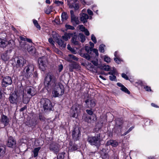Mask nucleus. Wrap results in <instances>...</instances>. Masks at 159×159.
I'll return each instance as SVG.
<instances>
[{"label":"nucleus","instance_id":"nucleus-1","mask_svg":"<svg viewBox=\"0 0 159 159\" xmlns=\"http://www.w3.org/2000/svg\"><path fill=\"white\" fill-rule=\"evenodd\" d=\"M102 140L100 134H98L94 136L89 137L88 138V142L92 146H95L98 148L101 145V142Z\"/></svg>","mask_w":159,"mask_h":159},{"label":"nucleus","instance_id":"nucleus-2","mask_svg":"<svg viewBox=\"0 0 159 159\" xmlns=\"http://www.w3.org/2000/svg\"><path fill=\"white\" fill-rule=\"evenodd\" d=\"M56 81V78L54 75L51 73H48L46 75L44 82L46 86L52 87L54 85H55V84L57 83Z\"/></svg>","mask_w":159,"mask_h":159},{"label":"nucleus","instance_id":"nucleus-3","mask_svg":"<svg viewBox=\"0 0 159 159\" xmlns=\"http://www.w3.org/2000/svg\"><path fill=\"white\" fill-rule=\"evenodd\" d=\"M64 92V87L63 85L60 83L55 84L54 90L52 91L53 97H58L63 94Z\"/></svg>","mask_w":159,"mask_h":159},{"label":"nucleus","instance_id":"nucleus-4","mask_svg":"<svg viewBox=\"0 0 159 159\" xmlns=\"http://www.w3.org/2000/svg\"><path fill=\"white\" fill-rule=\"evenodd\" d=\"M15 64H12L14 69L17 70H20L21 67L26 63V60L23 57H19L16 58L14 59Z\"/></svg>","mask_w":159,"mask_h":159},{"label":"nucleus","instance_id":"nucleus-5","mask_svg":"<svg viewBox=\"0 0 159 159\" xmlns=\"http://www.w3.org/2000/svg\"><path fill=\"white\" fill-rule=\"evenodd\" d=\"M34 70V66L31 64H28L25 66L23 73L24 76L27 78H29L33 75Z\"/></svg>","mask_w":159,"mask_h":159},{"label":"nucleus","instance_id":"nucleus-6","mask_svg":"<svg viewBox=\"0 0 159 159\" xmlns=\"http://www.w3.org/2000/svg\"><path fill=\"white\" fill-rule=\"evenodd\" d=\"M41 104L43 106L44 111H49L52 110L53 107L50 101L47 98H42L41 99Z\"/></svg>","mask_w":159,"mask_h":159},{"label":"nucleus","instance_id":"nucleus-7","mask_svg":"<svg viewBox=\"0 0 159 159\" xmlns=\"http://www.w3.org/2000/svg\"><path fill=\"white\" fill-rule=\"evenodd\" d=\"M72 135L74 141L79 140L81 135L80 129L78 127H75L72 131Z\"/></svg>","mask_w":159,"mask_h":159},{"label":"nucleus","instance_id":"nucleus-8","mask_svg":"<svg viewBox=\"0 0 159 159\" xmlns=\"http://www.w3.org/2000/svg\"><path fill=\"white\" fill-rule=\"evenodd\" d=\"M81 107V105L78 104H75L72 107L71 112L72 117H75L76 114L79 113Z\"/></svg>","mask_w":159,"mask_h":159},{"label":"nucleus","instance_id":"nucleus-9","mask_svg":"<svg viewBox=\"0 0 159 159\" xmlns=\"http://www.w3.org/2000/svg\"><path fill=\"white\" fill-rule=\"evenodd\" d=\"M46 59L45 57H43L38 59V62L39 68L41 70L43 71H44L46 69Z\"/></svg>","mask_w":159,"mask_h":159},{"label":"nucleus","instance_id":"nucleus-10","mask_svg":"<svg viewBox=\"0 0 159 159\" xmlns=\"http://www.w3.org/2000/svg\"><path fill=\"white\" fill-rule=\"evenodd\" d=\"M60 145L54 142L51 143L49 146V149L54 153L57 154L60 150Z\"/></svg>","mask_w":159,"mask_h":159},{"label":"nucleus","instance_id":"nucleus-11","mask_svg":"<svg viewBox=\"0 0 159 159\" xmlns=\"http://www.w3.org/2000/svg\"><path fill=\"white\" fill-rule=\"evenodd\" d=\"M12 81L11 77L9 76L4 77L2 81V86L3 87H6L9 85H11Z\"/></svg>","mask_w":159,"mask_h":159},{"label":"nucleus","instance_id":"nucleus-12","mask_svg":"<svg viewBox=\"0 0 159 159\" xmlns=\"http://www.w3.org/2000/svg\"><path fill=\"white\" fill-rule=\"evenodd\" d=\"M16 141L12 137H9L7 141V146L9 147L13 148L16 146Z\"/></svg>","mask_w":159,"mask_h":159},{"label":"nucleus","instance_id":"nucleus-13","mask_svg":"<svg viewBox=\"0 0 159 159\" xmlns=\"http://www.w3.org/2000/svg\"><path fill=\"white\" fill-rule=\"evenodd\" d=\"M18 95L16 93H12L9 98L10 103L12 104H16L18 102Z\"/></svg>","mask_w":159,"mask_h":159},{"label":"nucleus","instance_id":"nucleus-14","mask_svg":"<svg viewBox=\"0 0 159 159\" xmlns=\"http://www.w3.org/2000/svg\"><path fill=\"white\" fill-rule=\"evenodd\" d=\"M26 91L28 95L29 96H30V97L34 96L36 93L35 89L31 86L27 87L26 88Z\"/></svg>","mask_w":159,"mask_h":159},{"label":"nucleus","instance_id":"nucleus-15","mask_svg":"<svg viewBox=\"0 0 159 159\" xmlns=\"http://www.w3.org/2000/svg\"><path fill=\"white\" fill-rule=\"evenodd\" d=\"M87 107L91 108L93 107L96 105V101L94 99H89L85 101Z\"/></svg>","mask_w":159,"mask_h":159},{"label":"nucleus","instance_id":"nucleus-16","mask_svg":"<svg viewBox=\"0 0 159 159\" xmlns=\"http://www.w3.org/2000/svg\"><path fill=\"white\" fill-rule=\"evenodd\" d=\"M1 122L3 124L4 126L7 125L9 124V120L8 117L6 116L2 115L0 118Z\"/></svg>","mask_w":159,"mask_h":159},{"label":"nucleus","instance_id":"nucleus-17","mask_svg":"<svg viewBox=\"0 0 159 159\" xmlns=\"http://www.w3.org/2000/svg\"><path fill=\"white\" fill-rule=\"evenodd\" d=\"M89 17L88 15L86 13H82L80 14V20L84 23L87 22Z\"/></svg>","mask_w":159,"mask_h":159},{"label":"nucleus","instance_id":"nucleus-18","mask_svg":"<svg viewBox=\"0 0 159 159\" xmlns=\"http://www.w3.org/2000/svg\"><path fill=\"white\" fill-rule=\"evenodd\" d=\"M96 119L95 115L88 116H87L85 120L88 123H91L95 121Z\"/></svg>","mask_w":159,"mask_h":159},{"label":"nucleus","instance_id":"nucleus-19","mask_svg":"<svg viewBox=\"0 0 159 159\" xmlns=\"http://www.w3.org/2000/svg\"><path fill=\"white\" fill-rule=\"evenodd\" d=\"M20 46L21 48L24 50H26L28 49V47H29L30 46L25 41H20Z\"/></svg>","mask_w":159,"mask_h":159},{"label":"nucleus","instance_id":"nucleus-20","mask_svg":"<svg viewBox=\"0 0 159 159\" xmlns=\"http://www.w3.org/2000/svg\"><path fill=\"white\" fill-rule=\"evenodd\" d=\"M9 56L7 54V51H6L1 55V59L3 61H6L9 59Z\"/></svg>","mask_w":159,"mask_h":159},{"label":"nucleus","instance_id":"nucleus-21","mask_svg":"<svg viewBox=\"0 0 159 159\" xmlns=\"http://www.w3.org/2000/svg\"><path fill=\"white\" fill-rule=\"evenodd\" d=\"M106 145L107 146L111 145L112 146L116 147L118 145V143L116 140H111L107 141Z\"/></svg>","mask_w":159,"mask_h":159},{"label":"nucleus","instance_id":"nucleus-22","mask_svg":"<svg viewBox=\"0 0 159 159\" xmlns=\"http://www.w3.org/2000/svg\"><path fill=\"white\" fill-rule=\"evenodd\" d=\"M123 123V120L119 118L117 119L116 121V127L118 128L120 130L122 128V124Z\"/></svg>","mask_w":159,"mask_h":159},{"label":"nucleus","instance_id":"nucleus-23","mask_svg":"<svg viewBox=\"0 0 159 159\" xmlns=\"http://www.w3.org/2000/svg\"><path fill=\"white\" fill-rule=\"evenodd\" d=\"M101 154L102 159H109V155L105 149H102Z\"/></svg>","mask_w":159,"mask_h":159},{"label":"nucleus","instance_id":"nucleus-24","mask_svg":"<svg viewBox=\"0 0 159 159\" xmlns=\"http://www.w3.org/2000/svg\"><path fill=\"white\" fill-rule=\"evenodd\" d=\"M117 85L118 86L121 87L120 89L123 91L124 92H125L127 93L128 94H129L130 93L128 89L126 88L121 83H118L117 84Z\"/></svg>","mask_w":159,"mask_h":159},{"label":"nucleus","instance_id":"nucleus-25","mask_svg":"<svg viewBox=\"0 0 159 159\" xmlns=\"http://www.w3.org/2000/svg\"><path fill=\"white\" fill-rule=\"evenodd\" d=\"M79 39L77 35H74L71 40L72 43L75 45H78L79 43Z\"/></svg>","mask_w":159,"mask_h":159},{"label":"nucleus","instance_id":"nucleus-26","mask_svg":"<svg viewBox=\"0 0 159 159\" xmlns=\"http://www.w3.org/2000/svg\"><path fill=\"white\" fill-rule=\"evenodd\" d=\"M32 97H30L29 95H27L26 94L24 93L23 95V102L25 104L29 102L30 98Z\"/></svg>","mask_w":159,"mask_h":159},{"label":"nucleus","instance_id":"nucleus-27","mask_svg":"<svg viewBox=\"0 0 159 159\" xmlns=\"http://www.w3.org/2000/svg\"><path fill=\"white\" fill-rule=\"evenodd\" d=\"M71 17V21L73 23V25H78L79 24V21L78 17L75 16H73Z\"/></svg>","mask_w":159,"mask_h":159},{"label":"nucleus","instance_id":"nucleus-28","mask_svg":"<svg viewBox=\"0 0 159 159\" xmlns=\"http://www.w3.org/2000/svg\"><path fill=\"white\" fill-rule=\"evenodd\" d=\"M56 42L60 47L62 48L66 47V43H65V42L63 41L61 39H57V40Z\"/></svg>","mask_w":159,"mask_h":159},{"label":"nucleus","instance_id":"nucleus-29","mask_svg":"<svg viewBox=\"0 0 159 159\" xmlns=\"http://www.w3.org/2000/svg\"><path fill=\"white\" fill-rule=\"evenodd\" d=\"M15 43L14 41L12 40H10L7 41V47L8 48H13L14 47Z\"/></svg>","mask_w":159,"mask_h":159},{"label":"nucleus","instance_id":"nucleus-30","mask_svg":"<svg viewBox=\"0 0 159 159\" xmlns=\"http://www.w3.org/2000/svg\"><path fill=\"white\" fill-rule=\"evenodd\" d=\"M7 41H6L4 39H0V46L1 47L4 48L7 47Z\"/></svg>","mask_w":159,"mask_h":159},{"label":"nucleus","instance_id":"nucleus-31","mask_svg":"<svg viewBox=\"0 0 159 159\" xmlns=\"http://www.w3.org/2000/svg\"><path fill=\"white\" fill-rule=\"evenodd\" d=\"M77 66V65L75 63H73L70 64L69 66V70L70 71L72 72L73 71L74 69L76 68Z\"/></svg>","mask_w":159,"mask_h":159},{"label":"nucleus","instance_id":"nucleus-32","mask_svg":"<svg viewBox=\"0 0 159 159\" xmlns=\"http://www.w3.org/2000/svg\"><path fill=\"white\" fill-rule=\"evenodd\" d=\"M79 39H80V41L82 43L84 42L85 40V38L84 35L80 33L78 36H77Z\"/></svg>","mask_w":159,"mask_h":159},{"label":"nucleus","instance_id":"nucleus-33","mask_svg":"<svg viewBox=\"0 0 159 159\" xmlns=\"http://www.w3.org/2000/svg\"><path fill=\"white\" fill-rule=\"evenodd\" d=\"M61 20L63 21L66 20L68 18V15L65 12H63L62 13L61 16Z\"/></svg>","mask_w":159,"mask_h":159},{"label":"nucleus","instance_id":"nucleus-34","mask_svg":"<svg viewBox=\"0 0 159 159\" xmlns=\"http://www.w3.org/2000/svg\"><path fill=\"white\" fill-rule=\"evenodd\" d=\"M40 147H38L34 149L33 151L34 157H36L38 155V152L40 149Z\"/></svg>","mask_w":159,"mask_h":159},{"label":"nucleus","instance_id":"nucleus-35","mask_svg":"<svg viewBox=\"0 0 159 159\" xmlns=\"http://www.w3.org/2000/svg\"><path fill=\"white\" fill-rule=\"evenodd\" d=\"M80 55L82 57L85 58L88 60H89L90 59V56L87 53H80Z\"/></svg>","mask_w":159,"mask_h":159},{"label":"nucleus","instance_id":"nucleus-36","mask_svg":"<svg viewBox=\"0 0 159 159\" xmlns=\"http://www.w3.org/2000/svg\"><path fill=\"white\" fill-rule=\"evenodd\" d=\"M5 148L4 146H0V156H2L5 153Z\"/></svg>","mask_w":159,"mask_h":159},{"label":"nucleus","instance_id":"nucleus-37","mask_svg":"<svg viewBox=\"0 0 159 159\" xmlns=\"http://www.w3.org/2000/svg\"><path fill=\"white\" fill-rule=\"evenodd\" d=\"M33 22L34 26L38 29L39 30H40L41 29V27L40 25H39L38 23L37 20L35 19H33Z\"/></svg>","mask_w":159,"mask_h":159},{"label":"nucleus","instance_id":"nucleus-38","mask_svg":"<svg viewBox=\"0 0 159 159\" xmlns=\"http://www.w3.org/2000/svg\"><path fill=\"white\" fill-rule=\"evenodd\" d=\"M52 37L56 41L57 40V39H59L58 38L59 35L55 32H52Z\"/></svg>","mask_w":159,"mask_h":159},{"label":"nucleus","instance_id":"nucleus-39","mask_svg":"<svg viewBox=\"0 0 159 159\" xmlns=\"http://www.w3.org/2000/svg\"><path fill=\"white\" fill-rule=\"evenodd\" d=\"M70 36L69 34H65L64 35L62 36V38L65 41H67L68 39H70Z\"/></svg>","mask_w":159,"mask_h":159},{"label":"nucleus","instance_id":"nucleus-40","mask_svg":"<svg viewBox=\"0 0 159 159\" xmlns=\"http://www.w3.org/2000/svg\"><path fill=\"white\" fill-rule=\"evenodd\" d=\"M105 47V45L103 44H101L99 48V51L101 52H104V48Z\"/></svg>","mask_w":159,"mask_h":159},{"label":"nucleus","instance_id":"nucleus-41","mask_svg":"<svg viewBox=\"0 0 159 159\" xmlns=\"http://www.w3.org/2000/svg\"><path fill=\"white\" fill-rule=\"evenodd\" d=\"M65 153L62 152L59 154L57 156V159H64Z\"/></svg>","mask_w":159,"mask_h":159},{"label":"nucleus","instance_id":"nucleus-42","mask_svg":"<svg viewBox=\"0 0 159 159\" xmlns=\"http://www.w3.org/2000/svg\"><path fill=\"white\" fill-rule=\"evenodd\" d=\"M116 69L115 68H113V69L111 71L109 72L108 73H107L106 75L109 74L110 75H115L116 72Z\"/></svg>","mask_w":159,"mask_h":159},{"label":"nucleus","instance_id":"nucleus-43","mask_svg":"<svg viewBox=\"0 0 159 159\" xmlns=\"http://www.w3.org/2000/svg\"><path fill=\"white\" fill-rule=\"evenodd\" d=\"M73 7L75 10H77L79 8V7L78 5L77 4H74L72 6L71 5L70 6V8H72Z\"/></svg>","mask_w":159,"mask_h":159},{"label":"nucleus","instance_id":"nucleus-44","mask_svg":"<svg viewBox=\"0 0 159 159\" xmlns=\"http://www.w3.org/2000/svg\"><path fill=\"white\" fill-rule=\"evenodd\" d=\"M67 49L73 53L75 54V51L74 49L72 48L69 44L67 45Z\"/></svg>","mask_w":159,"mask_h":159},{"label":"nucleus","instance_id":"nucleus-45","mask_svg":"<svg viewBox=\"0 0 159 159\" xmlns=\"http://www.w3.org/2000/svg\"><path fill=\"white\" fill-rule=\"evenodd\" d=\"M49 43L52 45V48H55L54 42L52 38H50L48 39Z\"/></svg>","mask_w":159,"mask_h":159},{"label":"nucleus","instance_id":"nucleus-46","mask_svg":"<svg viewBox=\"0 0 159 159\" xmlns=\"http://www.w3.org/2000/svg\"><path fill=\"white\" fill-rule=\"evenodd\" d=\"M109 78L111 81H116V77L115 75H111L109 76Z\"/></svg>","mask_w":159,"mask_h":159},{"label":"nucleus","instance_id":"nucleus-47","mask_svg":"<svg viewBox=\"0 0 159 159\" xmlns=\"http://www.w3.org/2000/svg\"><path fill=\"white\" fill-rule=\"evenodd\" d=\"M69 56H70V57H71V60L73 59L76 61H77L78 60V58L73 55L69 54Z\"/></svg>","mask_w":159,"mask_h":159},{"label":"nucleus","instance_id":"nucleus-48","mask_svg":"<svg viewBox=\"0 0 159 159\" xmlns=\"http://www.w3.org/2000/svg\"><path fill=\"white\" fill-rule=\"evenodd\" d=\"M65 27L67 29L71 30H74L75 29V28L73 26L70 25H66Z\"/></svg>","mask_w":159,"mask_h":159},{"label":"nucleus","instance_id":"nucleus-49","mask_svg":"<svg viewBox=\"0 0 159 159\" xmlns=\"http://www.w3.org/2000/svg\"><path fill=\"white\" fill-rule=\"evenodd\" d=\"M77 149V146L76 145H73L72 147H71V148L70 149V150L71 151H75Z\"/></svg>","mask_w":159,"mask_h":159},{"label":"nucleus","instance_id":"nucleus-50","mask_svg":"<svg viewBox=\"0 0 159 159\" xmlns=\"http://www.w3.org/2000/svg\"><path fill=\"white\" fill-rule=\"evenodd\" d=\"M134 128V127H133V126H132V127H130L129 129L128 130V131H127L126 132H125V133H124L123 134V136H125V135H126L127 134H128Z\"/></svg>","mask_w":159,"mask_h":159},{"label":"nucleus","instance_id":"nucleus-51","mask_svg":"<svg viewBox=\"0 0 159 159\" xmlns=\"http://www.w3.org/2000/svg\"><path fill=\"white\" fill-rule=\"evenodd\" d=\"M85 50L87 53H89L90 51H92V49L90 47L88 46H85Z\"/></svg>","mask_w":159,"mask_h":159},{"label":"nucleus","instance_id":"nucleus-52","mask_svg":"<svg viewBox=\"0 0 159 159\" xmlns=\"http://www.w3.org/2000/svg\"><path fill=\"white\" fill-rule=\"evenodd\" d=\"M91 39L95 43H96L97 40L96 38L93 34L91 35Z\"/></svg>","mask_w":159,"mask_h":159},{"label":"nucleus","instance_id":"nucleus-53","mask_svg":"<svg viewBox=\"0 0 159 159\" xmlns=\"http://www.w3.org/2000/svg\"><path fill=\"white\" fill-rule=\"evenodd\" d=\"M103 69L106 71H108L110 70V68L109 66L108 65L105 66L103 67Z\"/></svg>","mask_w":159,"mask_h":159},{"label":"nucleus","instance_id":"nucleus-54","mask_svg":"<svg viewBox=\"0 0 159 159\" xmlns=\"http://www.w3.org/2000/svg\"><path fill=\"white\" fill-rule=\"evenodd\" d=\"M104 61L107 63L110 61V58L109 57L105 56L104 58Z\"/></svg>","mask_w":159,"mask_h":159},{"label":"nucleus","instance_id":"nucleus-55","mask_svg":"<svg viewBox=\"0 0 159 159\" xmlns=\"http://www.w3.org/2000/svg\"><path fill=\"white\" fill-rule=\"evenodd\" d=\"M55 3L57 4L58 6H60V5H62L63 3L61 1H56L54 2Z\"/></svg>","mask_w":159,"mask_h":159},{"label":"nucleus","instance_id":"nucleus-56","mask_svg":"<svg viewBox=\"0 0 159 159\" xmlns=\"http://www.w3.org/2000/svg\"><path fill=\"white\" fill-rule=\"evenodd\" d=\"M121 76L123 78L125 79L126 80H129L128 77L125 73H122L121 74Z\"/></svg>","mask_w":159,"mask_h":159},{"label":"nucleus","instance_id":"nucleus-57","mask_svg":"<svg viewBox=\"0 0 159 159\" xmlns=\"http://www.w3.org/2000/svg\"><path fill=\"white\" fill-rule=\"evenodd\" d=\"M63 66L62 64H60L58 66V70L59 72H61L62 70Z\"/></svg>","mask_w":159,"mask_h":159},{"label":"nucleus","instance_id":"nucleus-58","mask_svg":"<svg viewBox=\"0 0 159 159\" xmlns=\"http://www.w3.org/2000/svg\"><path fill=\"white\" fill-rule=\"evenodd\" d=\"M65 59L69 62H71L72 61L71 57H70V56H69V55L68 56L65 57Z\"/></svg>","mask_w":159,"mask_h":159},{"label":"nucleus","instance_id":"nucleus-59","mask_svg":"<svg viewBox=\"0 0 159 159\" xmlns=\"http://www.w3.org/2000/svg\"><path fill=\"white\" fill-rule=\"evenodd\" d=\"M80 30L82 31H83L86 29L83 25H79Z\"/></svg>","mask_w":159,"mask_h":159},{"label":"nucleus","instance_id":"nucleus-60","mask_svg":"<svg viewBox=\"0 0 159 159\" xmlns=\"http://www.w3.org/2000/svg\"><path fill=\"white\" fill-rule=\"evenodd\" d=\"M86 111L87 112V113L89 114V115H90V116L93 115V112L90 110H86Z\"/></svg>","mask_w":159,"mask_h":159},{"label":"nucleus","instance_id":"nucleus-61","mask_svg":"<svg viewBox=\"0 0 159 159\" xmlns=\"http://www.w3.org/2000/svg\"><path fill=\"white\" fill-rule=\"evenodd\" d=\"M93 52L95 53V54L97 56H98V50L97 49L94 48L92 49Z\"/></svg>","mask_w":159,"mask_h":159},{"label":"nucleus","instance_id":"nucleus-62","mask_svg":"<svg viewBox=\"0 0 159 159\" xmlns=\"http://www.w3.org/2000/svg\"><path fill=\"white\" fill-rule=\"evenodd\" d=\"M33 49L34 47H31L30 48H29V47H28V49H26V50H28L29 53H32V52L33 50Z\"/></svg>","mask_w":159,"mask_h":159},{"label":"nucleus","instance_id":"nucleus-63","mask_svg":"<svg viewBox=\"0 0 159 159\" xmlns=\"http://www.w3.org/2000/svg\"><path fill=\"white\" fill-rule=\"evenodd\" d=\"M114 60L115 61H116V62L118 63V64H119L120 61V59L118 57H115L114 59Z\"/></svg>","mask_w":159,"mask_h":159},{"label":"nucleus","instance_id":"nucleus-64","mask_svg":"<svg viewBox=\"0 0 159 159\" xmlns=\"http://www.w3.org/2000/svg\"><path fill=\"white\" fill-rule=\"evenodd\" d=\"M87 12L90 15H93L92 11L90 9H88L87 10Z\"/></svg>","mask_w":159,"mask_h":159}]
</instances>
